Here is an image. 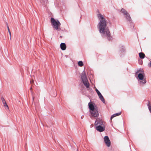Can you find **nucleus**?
Here are the masks:
<instances>
[{
	"instance_id": "nucleus-1",
	"label": "nucleus",
	"mask_w": 151,
	"mask_h": 151,
	"mask_svg": "<svg viewBox=\"0 0 151 151\" xmlns=\"http://www.w3.org/2000/svg\"><path fill=\"white\" fill-rule=\"evenodd\" d=\"M97 15L99 19H100V21L98 24V28L99 32L104 38H107L109 41L111 40L112 37L109 28L107 26V22L102 15L99 14Z\"/></svg>"
},
{
	"instance_id": "nucleus-2",
	"label": "nucleus",
	"mask_w": 151,
	"mask_h": 151,
	"mask_svg": "<svg viewBox=\"0 0 151 151\" xmlns=\"http://www.w3.org/2000/svg\"><path fill=\"white\" fill-rule=\"evenodd\" d=\"M88 106L89 109L91 117H98L99 113L98 111V107L94 103L90 102L88 104Z\"/></svg>"
},
{
	"instance_id": "nucleus-3",
	"label": "nucleus",
	"mask_w": 151,
	"mask_h": 151,
	"mask_svg": "<svg viewBox=\"0 0 151 151\" xmlns=\"http://www.w3.org/2000/svg\"><path fill=\"white\" fill-rule=\"evenodd\" d=\"M96 129L100 132H103L105 130V127L101 119L97 118L94 123Z\"/></svg>"
},
{
	"instance_id": "nucleus-4",
	"label": "nucleus",
	"mask_w": 151,
	"mask_h": 151,
	"mask_svg": "<svg viewBox=\"0 0 151 151\" xmlns=\"http://www.w3.org/2000/svg\"><path fill=\"white\" fill-rule=\"evenodd\" d=\"M50 22L52 25L53 28H55L56 30H59L60 29V28H59L61 24L58 19L55 20L54 18L51 17L50 19Z\"/></svg>"
},
{
	"instance_id": "nucleus-5",
	"label": "nucleus",
	"mask_w": 151,
	"mask_h": 151,
	"mask_svg": "<svg viewBox=\"0 0 151 151\" xmlns=\"http://www.w3.org/2000/svg\"><path fill=\"white\" fill-rule=\"evenodd\" d=\"M137 75V76H136V78L138 80H142L139 81L140 84L141 85H143L145 83L146 81L145 79H144L145 73L144 71H141V73H139Z\"/></svg>"
},
{
	"instance_id": "nucleus-6",
	"label": "nucleus",
	"mask_w": 151,
	"mask_h": 151,
	"mask_svg": "<svg viewBox=\"0 0 151 151\" xmlns=\"http://www.w3.org/2000/svg\"><path fill=\"white\" fill-rule=\"evenodd\" d=\"M81 80L82 82L86 88H88L89 86V84L88 80L85 72L83 70L81 75Z\"/></svg>"
},
{
	"instance_id": "nucleus-7",
	"label": "nucleus",
	"mask_w": 151,
	"mask_h": 151,
	"mask_svg": "<svg viewBox=\"0 0 151 151\" xmlns=\"http://www.w3.org/2000/svg\"><path fill=\"white\" fill-rule=\"evenodd\" d=\"M104 142L106 145L108 147L111 145V142L109 137L107 136H105L104 138Z\"/></svg>"
},
{
	"instance_id": "nucleus-8",
	"label": "nucleus",
	"mask_w": 151,
	"mask_h": 151,
	"mask_svg": "<svg viewBox=\"0 0 151 151\" xmlns=\"http://www.w3.org/2000/svg\"><path fill=\"white\" fill-rule=\"evenodd\" d=\"M125 52V49L124 46H121L120 47V54L121 56L123 54V53Z\"/></svg>"
},
{
	"instance_id": "nucleus-9",
	"label": "nucleus",
	"mask_w": 151,
	"mask_h": 151,
	"mask_svg": "<svg viewBox=\"0 0 151 151\" xmlns=\"http://www.w3.org/2000/svg\"><path fill=\"white\" fill-rule=\"evenodd\" d=\"M61 49L63 50H65L66 48V45L65 43H61L60 45Z\"/></svg>"
},
{
	"instance_id": "nucleus-10",
	"label": "nucleus",
	"mask_w": 151,
	"mask_h": 151,
	"mask_svg": "<svg viewBox=\"0 0 151 151\" xmlns=\"http://www.w3.org/2000/svg\"><path fill=\"white\" fill-rule=\"evenodd\" d=\"M1 100L2 101V103L4 105V107H5L6 108H7V109H9L8 106L7 105L6 101L2 96L1 98Z\"/></svg>"
},
{
	"instance_id": "nucleus-11",
	"label": "nucleus",
	"mask_w": 151,
	"mask_h": 151,
	"mask_svg": "<svg viewBox=\"0 0 151 151\" xmlns=\"http://www.w3.org/2000/svg\"><path fill=\"white\" fill-rule=\"evenodd\" d=\"M125 15V17L127 20L129 21V22H131L132 21V19L130 15L128 13L127 14H126Z\"/></svg>"
},
{
	"instance_id": "nucleus-12",
	"label": "nucleus",
	"mask_w": 151,
	"mask_h": 151,
	"mask_svg": "<svg viewBox=\"0 0 151 151\" xmlns=\"http://www.w3.org/2000/svg\"><path fill=\"white\" fill-rule=\"evenodd\" d=\"M121 114V112H120L116 113L114 114H113L110 117V119L111 120L114 117H116V116H119Z\"/></svg>"
},
{
	"instance_id": "nucleus-13",
	"label": "nucleus",
	"mask_w": 151,
	"mask_h": 151,
	"mask_svg": "<svg viewBox=\"0 0 151 151\" xmlns=\"http://www.w3.org/2000/svg\"><path fill=\"white\" fill-rule=\"evenodd\" d=\"M98 96L101 100L103 103H105V101L104 98L101 93Z\"/></svg>"
},
{
	"instance_id": "nucleus-14",
	"label": "nucleus",
	"mask_w": 151,
	"mask_h": 151,
	"mask_svg": "<svg viewBox=\"0 0 151 151\" xmlns=\"http://www.w3.org/2000/svg\"><path fill=\"white\" fill-rule=\"evenodd\" d=\"M139 58L141 59H143L145 56V54L142 52H140L139 54Z\"/></svg>"
},
{
	"instance_id": "nucleus-15",
	"label": "nucleus",
	"mask_w": 151,
	"mask_h": 151,
	"mask_svg": "<svg viewBox=\"0 0 151 151\" xmlns=\"http://www.w3.org/2000/svg\"><path fill=\"white\" fill-rule=\"evenodd\" d=\"M121 12L124 15H125L128 13L127 11L123 8L122 9Z\"/></svg>"
},
{
	"instance_id": "nucleus-16",
	"label": "nucleus",
	"mask_w": 151,
	"mask_h": 151,
	"mask_svg": "<svg viewBox=\"0 0 151 151\" xmlns=\"http://www.w3.org/2000/svg\"><path fill=\"white\" fill-rule=\"evenodd\" d=\"M78 65L80 67H82L83 65V64L82 61H80L78 63Z\"/></svg>"
},
{
	"instance_id": "nucleus-17",
	"label": "nucleus",
	"mask_w": 151,
	"mask_h": 151,
	"mask_svg": "<svg viewBox=\"0 0 151 151\" xmlns=\"http://www.w3.org/2000/svg\"><path fill=\"white\" fill-rule=\"evenodd\" d=\"M147 106H148L149 110L150 111V113H151V106L149 102L148 103V104L147 105Z\"/></svg>"
},
{
	"instance_id": "nucleus-18",
	"label": "nucleus",
	"mask_w": 151,
	"mask_h": 151,
	"mask_svg": "<svg viewBox=\"0 0 151 151\" xmlns=\"http://www.w3.org/2000/svg\"><path fill=\"white\" fill-rule=\"evenodd\" d=\"M7 29H8V30L9 33L10 35V39H11V32L10 31V29H9V27L8 26H7Z\"/></svg>"
},
{
	"instance_id": "nucleus-19",
	"label": "nucleus",
	"mask_w": 151,
	"mask_h": 151,
	"mask_svg": "<svg viewBox=\"0 0 151 151\" xmlns=\"http://www.w3.org/2000/svg\"><path fill=\"white\" fill-rule=\"evenodd\" d=\"M95 91H96V92L98 95H99V94H100V93H101L96 88Z\"/></svg>"
},
{
	"instance_id": "nucleus-20",
	"label": "nucleus",
	"mask_w": 151,
	"mask_h": 151,
	"mask_svg": "<svg viewBox=\"0 0 151 151\" xmlns=\"http://www.w3.org/2000/svg\"><path fill=\"white\" fill-rule=\"evenodd\" d=\"M141 70H140V69H139V70H137V71L136 72V73H135V76L136 75H137V74H137L139 73V72H141Z\"/></svg>"
},
{
	"instance_id": "nucleus-21",
	"label": "nucleus",
	"mask_w": 151,
	"mask_h": 151,
	"mask_svg": "<svg viewBox=\"0 0 151 151\" xmlns=\"http://www.w3.org/2000/svg\"><path fill=\"white\" fill-rule=\"evenodd\" d=\"M138 61H139V64L140 65H142V64L143 63V61L142 60H139Z\"/></svg>"
},
{
	"instance_id": "nucleus-22",
	"label": "nucleus",
	"mask_w": 151,
	"mask_h": 151,
	"mask_svg": "<svg viewBox=\"0 0 151 151\" xmlns=\"http://www.w3.org/2000/svg\"><path fill=\"white\" fill-rule=\"evenodd\" d=\"M87 90L89 91L90 92L91 91L92 89L91 88H90L89 87L88 88H87Z\"/></svg>"
},
{
	"instance_id": "nucleus-23",
	"label": "nucleus",
	"mask_w": 151,
	"mask_h": 151,
	"mask_svg": "<svg viewBox=\"0 0 151 151\" xmlns=\"http://www.w3.org/2000/svg\"><path fill=\"white\" fill-rule=\"evenodd\" d=\"M148 65L150 67H151V62L150 63L148 64Z\"/></svg>"
},
{
	"instance_id": "nucleus-24",
	"label": "nucleus",
	"mask_w": 151,
	"mask_h": 151,
	"mask_svg": "<svg viewBox=\"0 0 151 151\" xmlns=\"http://www.w3.org/2000/svg\"><path fill=\"white\" fill-rule=\"evenodd\" d=\"M84 117V116L83 115H82V116H81V119H83Z\"/></svg>"
},
{
	"instance_id": "nucleus-25",
	"label": "nucleus",
	"mask_w": 151,
	"mask_h": 151,
	"mask_svg": "<svg viewBox=\"0 0 151 151\" xmlns=\"http://www.w3.org/2000/svg\"><path fill=\"white\" fill-rule=\"evenodd\" d=\"M60 38H62V36H60Z\"/></svg>"
},
{
	"instance_id": "nucleus-26",
	"label": "nucleus",
	"mask_w": 151,
	"mask_h": 151,
	"mask_svg": "<svg viewBox=\"0 0 151 151\" xmlns=\"http://www.w3.org/2000/svg\"><path fill=\"white\" fill-rule=\"evenodd\" d=\"M32 88V87H31L30 88V89H31Z\"/></svg>"
},
{
	"instance_id": "nucleus-27",
	"label": "nucleus",
	"mask_w": 151,
	"mask_h": 151,
	"mask_svg": "<svg viewBox=\"0 0 151 151\" xmlns=\"http://www.w3.org/2000/svg\"><path fill=\"white\" fill-rule=\"evenodd\" d=\"M33 99H34V98H33Z\"/></svg>"
}]
</instances>
